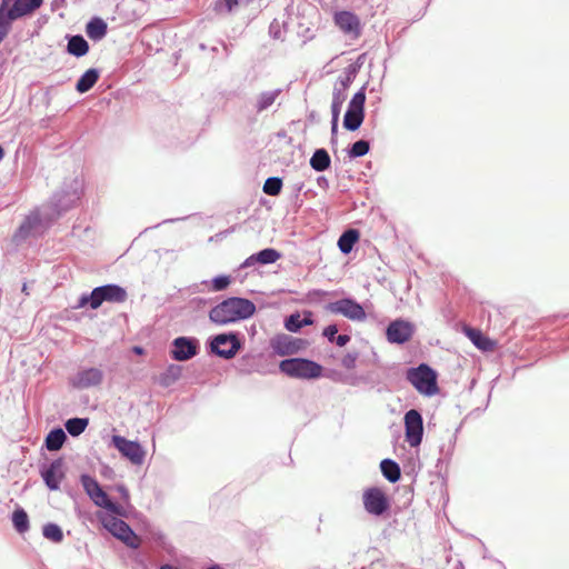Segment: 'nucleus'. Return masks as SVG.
<instances>
[{
  "label": "nucleus",
  "instance_id": "f257e3e1",
  "mask_svg": "<svg viewBox=\"0 0 569 569\" xmlns=\"http://www.w3.org/2000/svg\"><path fill=\"white\" fill-rule=\"evenodd\" d=\"M256 311L252 301L244 298H229L213 307L209 318L217 325H228L251 317Z\"/></svg>",
  "mask_w": 569,
  "mask_h": 569
},
{
  "label": "nucleus",
  "instance_id": "f03ea898",
  "mask_svg": "<svg viewBox=\"0 0 569 569\" xmlns=\"http://www.w3.org/2000/svg\"><path fill=\"white\" fill-rule=\"evenodd\" d=\"M406 378L422 396L432 397L439 393L438 375L426 363L408 369Z\"/></svg>",
  "mask_w": 569,
  "mask_h": 569
},
{
  "label": "nucleus",
  "instance_id": "7ed1b4c3",
  "mask_svg": "<svg viewBox=\"0 0 569 569\" xmlns=\"http://www.w3.org/2000/svg\"><path fill=\"white\" fill-rule=\"evenodd\" d=\"M279 369L282 373L298 379H316L321 377L323 371L322 366L305 358L282 360L279 363Z\"/></svg>",
  "mask_w": 569,
  "mask_h": 569
},
{
  "label": "nucleus",
  "instance_id": "20e7f679",
  "mask_svg": "<svg viewBox=\"0 0 569 569\" xmlns=\"http://www.w3.org/2000/svg\"><path fill=\"white\" fill-rule=\"evenodd\" d=\"M127 299V291L118 284H106L94 288L90 296H82L78 307L90 305L91 309H98L106 302H123Z\"/></svg>",
  "mask_w": 569,
  "mask_h": 569
},
{
  "label": "nucleus",
  "instance_id": "39448f33",
  "mask_svg": "<svg viewBox=\"0 0 569 569\" xmlns=\"http://www.w3.org/2000/svg\"><path fill=\"white\" fill-rule=\"evenodd\" d=\"M103 527L116 538L121 540L130 548H138L140 546V538L132 531V529L121 519L114 516H106L101 519Z\"/></svg>",
  "mask_w": 569,
  "mask_h": 569
},
{
  "label": "nucleus",
  "instance_id": "423d86ee",
  "mask_svg": "<svg viewBox=\"0 0 569 569\" xmlns=\"http://www.w3.org/2000/svg\"><path fill=\"white\" fill-rule=\"evenodd\" d=\"M81 485L96 506L104 508L112 513H119V506L109 499L94 478L83 475L81 476Z\"/></svg>",
  "mask_w": 569,
  "mask_h": 569
},
{
  "label": "nucleus",
  "instance_id": "0eeeda50",
  "mask_svg": "<svg viewBox=\"0 0 569 569\" xmlns=\"http://www.w3.org/2000/svg\"><path fill=\"white\" fill-rule=\"evenodd\" d=\"M366 94L362 90L355 93L343 118V127L349 131L360 128L365 119Z\"/></svg>",
  "mask_w": 569,
  "mask_h": 569
},
{
  "label": "nucleus",
  "instance_id": "6e6552de",
  "mask_svg": "<svg viewBox=\"0 0 569 569\" xmlns=\"http://www.w3.org/2000/svg\"><path fill=\"white\" fill-rule=\"evenodd\" d=\"M362 502L365 510L373 516L383 515L390 507L386 492L378 487H371L363 491Z\"/></svg>",
  "mask_w": 569,
  "mask_h": 569
},
{
  "label": "nucleus",
  "instance_id": "1a4fd4ad",
  "mask_svg": "<svg viewBox=\"0 0 569 569\" xmlns=\"http://www.w3.org/2000/svg\"><path fill=\"white\" fill-rule=\"evenodd\" d=\"M333 22L342 33L352 39H358L361 36L362 26L360 18L351 11L340 10L335 12Z\"/></svg>",
  "mask_w": 569,
  "mask_h": 569
},
{
  "label": "nucleus",
  "instance_id": "9d476101",
  "mask_svg": "<svg viewBox=\"0 0 569 569\" xmlns=\"http://www.w3.org/2000/svg\"><path fill=\"white\" fill-rule=\"evenodd\" d=\"M406 441L418 447L422 441L423 421L419 411L411 409L405 415Z\"/></svg>",
  "mask_w": 569,
  "mask_h": 569
},
{
  "label": "nucleus",
  "instance_id": "9b49d317",
  "mask_svg": "<svg viewBox=\"0 0 569 569\" xmlns=\"http://www.w3.org/2000/svg\"><path fill=\"white\" fill-rule=\"evenodd\" d=\"M210 346L212 352L226 359L234 357L241 347L238 337L233 333L216 336Z\"/></svg>",
  "mask_w": 569,
  "mask_h": 569
},
{
  "label": "nucleus",
  "instance_id": "f8f14e48",
  "mask_svg": "<svg viewBox=\"0 0 569 569\" xmlns=\"http://www.w3.org/2000/svg\"><path fill=\"white\" fill-rule=\"evenodd\" d=\"M307 342L300 338H293L288 335H277L270 340V346L278 356H290L297 353L306 347Z\"/></svg>",
  "mask_w": 569,
  "mask_h": 569
},
{
  "label": "nucleus",
  "instance_id": "ddd939ff",
  "mask_svg": "<svg viewBox=\"0 0 569 569\" xmlns=\"http://www.w3.org/2000/svg\"><path fill=\"white\" fill-rule=\"evenodd\" d=\"M112 442L121 455L128 458L133 465H141L143 462L146 452L138 442L128 440L122 436H113Z\"/></svg>",
  "mask_w": 569,
  "mask_h": 569
},
{
  "label": "nucleus",
  "instance_id": "4468645a",
  "mask_svg": "<svg viewBox=\"0 0 569 569\" xmlns=\"http://www.w3.org/2000/svg\"><path fill=\"white\" fill-rule=\"evenodd\" d=\"M329 310L333 313H340L351 320H363L366 312L363 308L353 300L341 299L329 305Z\"/></svg>",
  "mask_w": 569,
  "mask_h": 569
},
{
  "label": "nucleus",
  "instance_id": "2eb2a0df",
  "mask_svg": "<svg viewBox=\"0 0 569 569\" xmlns=\"http://www.w3.org/2000/svg\"><path fill=\"white\" fill-rule=\"evenodd\" d=\"M197 350V340L187 337H179L173 340L170 353L174 360L186 361L196 356Z\"/></svg>",
  "mask_w": 569,
  "mask_h": 569
},
{
  "label": "nucleus",
  "instance_id": "dca6fc26",
  "mask_svg": "<svg viewBox=\"0 0 569 569\" xmlns=\"http://www.w3.org/2000/svg\"><path fill=\"white\" fill-rule=\"evenodd\" d=\"M413 327L403 320H396L387 328V338L392 343H405L411 339Z\"/></svg>",
  "mask_w": 569,
  "mask_h": 569
},
{
  "label": "nucleus",
  "instance_id": "f3484780",
  "mask_svg": "<svg viewBox=\"0 0 569 569\" xmlns=\"http://www.w3.org/2000/svg\"><path fill=\"white\" fill-rule=\"evenodd\" d=\"M12 6L4 8V16L11 21L31 13L36 9L40 8L43 0H11Z\"/></svg>",
  "mask_w": 569,
  "mask_h": 569
},
{
  "label": "nucleus",
  "instance_id": "a211bd4d",
  "mask_svg": "<svg viewBox=\"0 0 569 569\" xmlns=\"http://www.w3.org/2000/svg\"><path fill=\"white\" fill-rule=\"evenodd\" d=\"M103 378L102 371L98 368H89L79 372L73 385L77 388H90L101 383Z\"/></svg>",
  "mask_w": 569,
  "mask_h": 569
},
{
  "label": "nucleus",
  "instance_id": "6ab92c4d",
  "mask_svg": "<svg viewBox=\"0 0 569 569\" xmlns=\"http://www.w3.org/2000/svg\"><path fill=\"white\" fill-rule=\"evenodd\" d=\"M465 335L472 341V343L482 351H493L497 342L485 336L479 329L465 327Z\"/></svg>",
  "mask_w": 569,
  "mask_h": 569
},
{
  "label": "nucleus",
  "instance_id": "aec40b11",
  "mask_svg": "<svg viewBox=\"0 0 569 569\" xmlns=\"http://www.w3.org/2000/svg\"><path fill=\"white\" fill-rule=\"evenodd\" d=\"M64 473L62 470V461L56 460L53 461L50 467L42 472V478L46 482V485L51 490H58L61 480L63 479Z\"/></svg>",
  "mask_w": 569,
  "mask_h": 569
},
{
  "label": "nucleus",
  "instance_id": "412c9836",
  "mask_svg": "<svg viewBox=\"0 0 569 569\" xmlns=\"http://www.w3.org/2000/svg\"><path fill=\"white\" fill-rule=\"evenodd\" d=\"M107 23L101 18L91 19L86 28L88 37L92 40H101L107 34Z\"/></svg>",
  "mask_w": 569,
  "mask_h": 569
},
{
  "label": "nucleus",
  "instance_id": "4be33fe9",
  "mask_svg": "<svg viewBox=\"0 0 569 569\" xmlns=\"http://www.w3.org/2000/svg\"><path fill=\"white\" fill-rule=\"evenodd\" d=\"M280 258V253L271 248H267L258 252L257 254H252L247 259L244 266H250L253 261L259 262L261 264L273 263Z\"/></svg>",
  "mask_w": 569,
  "mask_h": 569
},
{
  "label": "nucleus",
  "instance_id": "5701e85b",
  "mask_svg": "<svg viewBox=\"0 0 569 569\" xmlns=\"http://www.w3.org/2000/svg\"><path fill=\"white\" fill-rule=\"evenodd\" d=\"M360 237V233L356 229H349L345 231L339 240H338V247L342 253H349L353 246L358 242Z\"/></svg>",
  "mask_w": 569,
  "mask_h": 569
},
{
  "label": "nucleus",
  "instance_id": "b1692460",
  "mask_svg": "<svg viewBox=\"0 0 569 569\" xmlns=\"http://www.w3.org/2000/svg\"><path fill=\"white\" fill-rule=\"evenodd\" d=\"M99 73L96 69H89L87 70L78 80L76 89L80 93H84L89 91L98 81Z\"/></svg>",
  "mask_w": 569,
  "mask_h": 569
},
{
  "label": "nucleus",
  "instance_id": "393cba45",
  "mask_svg": "<svg viewBox=\"0 0 569 569\" xmlns=\"http://www.w3.org/2000/svg\"><path fill=\"white\" fill-rule=\"evenodd\" d=\"M66 439L67 436L62 429H53L46 438V447L49 451H57L63 446Z\"/></svg>",
  "mask_w": 569,
  "mask_h": 569
},
{
  "label": "nucleus",
  "instance_id": "a878e982",
  "mask_svg": "<svg viewBox=\"0 0 569 569\" xmlns=\"http://www.w3.org/2000/svg\"><path fill=\"white\" fill-rule=\"evenodd\" d=\"M381 472L390 482H397L401 477L400 467L397 462L385 459L380 463Z\"/></svg>",
  "mask_w": 569,
  "mask_h": 569
},
{
  "label": "nucleus",
  "instance_id": "bb28decb",
  "mask_svg": "<svg viewBox=\"0 0 569 569\" xmlns=\"http://www.w3.org/2000/svg\"><path fill=\"white\" fill-rule=\"evenodd\" d=\"M330 157L325 149H318L310 159V166L316 171H325L330 167Z\"/></svg>",
  "mask_w": 569,
  "mask_h": 569
},
{
  "label": "nucleus",
  "instance_id": "cd10ccee",
  "mask_svg": "<svg viewBox=\"0 0 569 569\" xmlns=\"http://www.w3.org/2000/svg\"><path fill=\"white\" fill-rule=\"evenodd\" d=\"M88 50L89 44L81 36H73L68 42V52L76 57L84 56Z\"/></svg>",
  "mask_w": 569,
  "mask_h": 569
},
{
  "label": "nucleus",
  "instance_id": "c85d7f7f",
  "mask_svg": "<svg viewBox=\"0 0 569 569\" xmlns=\"http://www.w3.org/2000/svg\"><path fill=\"white\" fill-rule=\"evenodd\" d=\"M279 93H280L279 90L267 91V92L260 93L258 96L257 102H256L257 112H262L263 110H266L267 108L272 106L274 103V101L277 100Z\"/></svg>",
  "mask_w": 569,
  "mask_h": 569
},
{
  "label": "nucleus",
  "instance_id": "c756f323",
  "mask_svg": "<svg viewBox=\"0 0 569 569\" xmlns=\"http://www.w3.org/2000/svg\"><path fill=\"white\" fill-rule=\"evenodd\" d=\"M88 423L87 418H72L66 422V429L71 436L77 437L86 430Z\"/></svg>",
  "mask_w": 569,
  "mask_h": 569
},
{
  "label": "nucleus",
  "instance_id": "7c9ffc66",
  "mask_svg": "<svg viewBox=\"0 0 569 569\" xmlns=\"http://www.w3.org/2000/svg\"><path fill=\"white\" fill-rule=\"evenodd\" d=\"M12 522L16 530L20 533H23L29 529L28 515L23 509H17L13 511Z\"/></svg>",
  "mask_w": 569,
  "mask_h": 569
},
{
  "label": "nucleus",
  "instance_id": "2f4dec72",
  "mask_svg": "<svg viewBox=\"0 0 569 569\" xmlns=\"http://www.w3.org/2000/svg\"><path fill=\"white\" fill-rule=\"evenodd\" d=\"M250 0H218L214 4L217 13H230L239 6L249 2Z\"/></svg>",
  "mask_w": 569,
  "mask_h": 569
},
{
  "label": "nucleus",
  "instance_id": "473e14b6",
  "mask_svg": "<svg viewBox=\"0 0 569 569\" xmlns=\"http://www.w3.org/2000/svg\"><path fill=\"white\" fill-rule=\"evenodd\" d=\"M42 533L47 539H49L53 542H61L63 539V533H62L61 528L54 523L46 525L43 527Z\"/></svg>",
  "mask_w": 569,
  "mask_h": 569
},
{
  "label": "nucleus",
  "instance_id": "72a5a7b5",
  "mask_svg": "<svg viewBox=\"0 0 569 569\" xmlns=\"http://www.w3.org/2000/svg\"><path fill=\"white\" fill-rule=\"evenodd\" d=\"M282 188V180L277 177L268 178L263 184V192L269 196H278Z\"/></svg>",
  "mask_w": 569,
  "mask_h": 569
},
{
  "label": "nucleus",
  "instance_id": "f704fd0d",
  "mask_svg": "<svg viewBox=\"0 0 569 569\" xmlns=\"http://www.w3.org/2000/svg\"><path fill=\"white\" fill-rule=\"evenodd\" d=\"M343 101H345L343 92L335 91L333 97H332V103H331V113H332V118H335V120H339V116H340V111H341Z\"/></svg>",
  "mask_w": 569,
  "mask_h": 569
},
{
  "label": "nucleus",
  "instance_id": "c9c22d12",
  "mask_svg": "<svg viewBox=\"0 0 569 569\" xmlns=\"http://www.w3.org/2000/svg\"><path fill=\"white\" fill-rule=\"evenodd\" d=\"M369 142L366 140H359L355 142L350 149V157L357 158L362 157L369 152Z\"/></svg>",
  "mask_w": 569,
  "mask_h": 569
},
{
  "label": "nucleus",
  "instance_id": "e433bc0d",
  "mask_svg": "<svg viewBox=\"0 0 569 569\" xmlns=\"http://www.w3.org/2000/svg\"><path fill=\"white\" fill-rule=\"evenodd\" d=\"M180 376V369L178 367H170L168 372L161 377L162 386H170Z\"/></svg>",
  "mask_w": 569,
  "mask_h": 569
},
{
  "label": "nucleus",
  "instance_id": "4c0bfd02",
  "mask_svg": "<svg viewBox=\"0 0 569 569\" xmlns=\"http://www.w3.org/2000/svg\"><path fill=\"white\" fill-rule=\"evenodd\" d=\"M180 376V369L178 367H170L168 372L161 377L162 386H170Z\"/></svg>",
  "mask_w": 569,
  "mask_h": 569
},
{
  "label": "nucleus",
  "instance_id": "58836bf2",
  "mask_svg": "<svg viewBox=\"0 0 569 569\" xmlns=\"http://www.w3.org/2000/svg\"><path fill=\"white\" fill-rule=\"evenodd\" d=\"M286 329L289 330V331H292V332H296L298 331L299 329L302 328V322H301V317L300 315L296 313V315H291L287 320H286Z\"/></svg>",
  "mask_w": 569,
  "mask_h": 569
},
{
  "label": "nucleus",
  "instance_id": "ea45409f",
  "mask_svg": "<svg viewBox=\"0 0 569 569\" xmlns=\"http://www.w3.org/2000/svg\"><path fill=\"white\" fill-rule=\"evenodd\" d=\"M230 283V278L228 276H220L212 280V289L214 291L224 290Z\"/></svg>",
  "mask_w": 569,
  "mask_h": 569
},
{
  "label": "nucleus",
  "instance_id": "a19ab883",
  "mask_svg": "<svg viewBox=\"0 0 569 569\" xmlns=\"http://www.w3.org/2000/svg\"><path fill=\"white\" fill-rule=\"evenodd\" d=\"M356 362L357 356L353 353H347L341 360L342 366L348 370L353 369L356 367Z\"/></svg>",
  "mask_w": 569,
  "mask_h": 569
},
{
  "label": "nucleus",
  "instance_id": "79ce46f5",
  "mask_svg": "<svg viewBox=\"0 0 569 569\" xmlns=\"http://www.w3.org/2000/svg\"><path fill=\"white\" fill-rule=\"evenodd\" d=\"M338 328L335 325H330L323 330V336L327 337L330 341H333L337 337Z\"/></svg>",
  "mask_w": 569,
  "mask_h": 569
},
{
  "label": "nucleus",
  "instance_id": "37998d69",
  "mask_svg": "<svg viewBox=\"0 0 569 569\" xmlns=\"http://www.w3.org/2000/svg\"><path fill=\"white\" fill-rule=\"evenodd\" d=\"M350 340V337L347 336V335H339L335 338L333 341H336V343L340 347H343L345 345H347Z\"/></svg>",
  "mask_w": 569,
  "mask_h": 569
},
{
  "label": "nucleus",
  "instance_id": "c03bdc74",
  "mask_svg": "<svg viewBox=\"0 0 569 569\" xmlns=\"http://www.w3.org/2000/svg\"><path fill=\"white\" fill-rule=\"evenodd\" d=\"M331 131L332 133L335 134L337 132V129H338V120H335V118H332V123H331Z\"/></svg>",
  "mask_w": 569,
  "mask_h": 569
},
{
  "label": "nucleus",
  "instance_id": "a18cd8bd",
  "mask_svg": "<svg viewBox=\"0 0 569 569\" xmlns=\"http://www.w3.org/2000/svg\"><path fill=\"white\" fill-rule=\"evenodd\" d=\"M301 322H302V327H303V326H309V325H311V323H312V320H311L310 318H307V317H306V318L301 319Z\"/></svg>",
  "mask_w": 569,
  "mask_h": 569
},
{
  "label": "nucleus",
  "instance_id": "49530a36",
  "mask_svg": "<svg viewBox=\"0 0 569 569\" xmlns=\"http://www.w3.org/2000/svg\"><path fill=\"white\" fill-rule=\"evenodd\" d=\"M160 569H178L177 567H173L171 565H162Z\"/></svg>",
  "mask_w": 569,
  "mask_h": 569
},
{
  "label": "nucleus",
  "instance_id": "de8ad7c7",
  "mask_svg": "<svg viewBox=\"0 0 569 569\" xmlns=\"http://www.w3.org/2000/svg\"><path fill=\"white\" fill-rule=\"evenodd\" d=\"M348 81H349V79H347L346 81L341 82L342 91L348 87Z\"/></svg>",
  "mask_w": 569,
  "mask_h": 569
},
{
  "label": "nucleus",
  "instance_id": "09e8293b",
  "mask_svg": "<svg viewBox=\"0 0 569 569\" xmlns=\"http://www.w3.org/2000/svg\"><path fill=\"white\" fill-rule=\"evenodd\" d=\"M3 157H4V151H3V148L0 146V160H2Z\"/></svg>",
  "mask_w": 569,
  "mask_h": 569
},
{
  "label": "nucleus",
  "instance_id": "8fccbe9b",
  "mask_svg": "<svg viewBox=\"0 0 569 569\" xmlns=\"http://www.w3.org/2000/svg\"><path fill=\"white\" fill-rule=\"evenodd\" d=\"M134 351H136L137 353H141V352H142V349H141V348H139V347H136V348H134Z\"/></svg>",
  "mask_w": 569,
  "mask_h": 569
}]
</instances>
